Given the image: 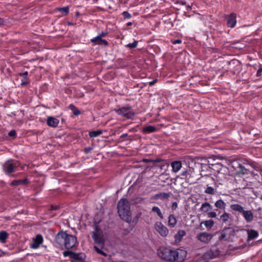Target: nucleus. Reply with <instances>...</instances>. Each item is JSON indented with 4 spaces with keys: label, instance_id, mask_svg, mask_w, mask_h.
<instances>
[{
    "label": "nucleus",
    "instance_id": "obj_1",
    "mask_svg": "<svg viewBox=\"0 0 262 262\" xmlns=\"http://www.w3.org/2000/svg\"><path fill=\"white\" fill-rule=\"evenodd\" d=\"M158 255L162 259L169 262L176 260L182 261L186 256L187 252L183 250L177 251L167 247H161L158 250Z\"/></svg>",
    "mask_w": 262,
    "mask_h": 262
},
{
    "label": "nucleus",
    "instance_id": "obj_2",
    "mask_svg": "<svg viewBox=\"0 0 262 262\" xmlns=\"http://www.w3.org/2000/svg\"><path fill=\"white\" fill-rule=\"evenodd\" d=\"M255 169V164L250 161L246 159L231 160H230V171H234L236 174H248L250 173L254 175L251 168Z\"/></svg>",
    "mask_w": 262,
    "mask_h": 262
},
{
    "label": "nucleus",
    "instance_id": "obj_3",
    "mask_svg": "<svg viewBox=\"0 0 262 262\" xmlns=\"http://www.w3.org/2000/svg\"><path fill=\"white\" fill-rule=\"evenodd\" d=\"M55 241L58 245L64 246L65 248L70 249L76 245L77 238L74 235L68 234L66 231H61L56 235Z\"/></svg>",
    "mask_w": 262,
    "mask_h": 262
},
{
    "label": "nucleus",
    "instance_id": "obj_4",
    "mask_svg": "<svg viewBox=\"0 0 262 262\" xmlns=\"http://www.w3.org/2000/svg\"><path fill=\"white\" fill-rule=\"evenodd\" d=\"M118 212L120 217L127 223L132 221L131 212L128 201L121 199L118 203Z\"/></svg>",
    "mask_w": 262,
    "mask_h": 262
},
{
    "label": "nucleus",
    "instance_id": "obj_5",
    "mask_svg": "<svg viewBox=\"0 0 262 262\" xmlns=\"http://www.w3.org/2000/svg\"><path fill=\"white\" fill-rule=\"evenodd\" d=\"M92 237L95 244L99 245V247L97 246L94 247L95 251L99 254L106 256L107 254L102 250L104 245V240L102 230L97 225L95 226V230L93 232Z\"/></svg>",
    "mask_w": 262,
    "mask_h": 262
},
{
    "label": "nucleus",
    "instance_id": "obj_6",
    "mask_svg": "<svg viewBox=\"0 0 262 262\" xmlns=\"http://www.w3.org/2000/svg\"><path fill=\"white\" fill-rule=\"evenodd\" d=\"M226 251L225 250H220L216 246H213L209 251L204 253L202 256L206 262L210 259H212L217 256H221L226 254Z\"/></svg>",
    "mask_w": 262,
    "mask_h": 262
},
{
    "label": "nucleus",
    "instance_id": "obj_7",
    "mask_svg": "<svg viewBox=\"0 0 262 262\" xmlns=\"http://www.w3.org/2000/svg\"><path fill=\"white\" fill-rule=\"evenodd\" d=\"M116 113L122 116L131 118L134 115V112L130 106H124L116 109Z\"/></svg>",
    "mask_w": 262,
    "mask_h": 262
},
{
    "label": "nucleus",
    "instance_id": "obj_8",
    "mask_svg": "<svg viewBox=\"0 0 262 262\" xmlns=\"http://www.w3.org/2000/svg\"><path fill=\"white\" fill-rule=\"evenodd\" d=\"M154 228L162 237H166L169 233L168 229L161 222H157L154 225Z\"/></svg>",
    "mask_w": 262,
    "mask_h": 262
},
{
    "label": "nucleus",
    "instance_id": "obj_9",
    "mask_svg": "<svg viewBox=\"0 0 262 262\" xmlns=\"http://www.w3.org/2000/svg\"><path fill=\"white\" fill-rule=\"evenodd\" d=\"M16 167V164L12 161H8L3 165V170L6 174H10L14 171V169Z\"/></svg>",
    "mask_w": 262,
    "mask_h": 262
},
{
    "label": "nucleus",
    "instance_id": "obj_10",
    "mask_svg": "<svg viewBox=\"0 0 262 262\" xmlns=\"http://www.w3.org/2000/svg\"><path fill=\"white\" fill-rule=\"evenodd\" d=\"M213 235L207 232H202L197 235V239L205 244L208 243L212 238Z\"/></svg>",
    "mask_w": 262,
    "mask_h": 262
},
{
    "label": "nucleus",
    "instance_id": "obj_11",
    "mask_svg": "<svg viewBox=\"0 0 262 262\" xmlns=\"http://www.w3.org/2000/svg\"><path fill=\"white\" fill-rule=\"evenodd\" d=\"M43 238L41 234H38L36 235L35 237L32 239V242L30 244V248L34 249H37L43 243Z\"/></svg>",
    "mask_w": 262,
    "mask_h": 262
},
{
    "label": "nucleus",
    "instance_id": "obj_12",
    "mask_svg": "<svg viewBox=\"0 0 262 262\" xmlns=\"http://www.w3.org/2000/svg\"><path fill=\"white\" fill-rule=\"evenodd\" d=\"M91 41L95 45H104L107 46L108 44L106 40L102 39L101 37L98 36L91 39Z\"/></svg>",
    "mask_w": 262,
    "mask_h": 262
},
{
    "label": "nucleus",
    "instance_id": "obj_13",
    "mask_svg": "<svg viewBox=\"0 0 262 262\" xmlns=\"http://www.w3.org/2000/svg\"><path fill=\"white\" fill-rule=\"evenodd\" d=\"M222 164L219 162H215L212 164H209L208 167L210 169V172L213 174L219 173L220 169L222 168Z\"/></svg>",
    "mask_w": 262,
    "mask_h": 262
},
{
    "label": "nucleus",
    "instance_id": "obj_14",
    "mask_svg": "<svg viewBox=\"0 0 262 262\" xmlns=\"http://www.w3.org/2000/svg\"><path fill=\"white\" fill-rule=\"evenodd\" d=\"M59 123V120L55 117L49 116L47 119V123L49 126L56 127Z\"/></svg>",
    "mask_w": 262,
    "mask_h": 262
},
{
    "label": "nucleus",
    "instance_id": "obj_15",
    "mask_svg": "<svg viewBox=\"0 0 262 262\" xmlns=\"http://www.w3.org/2000/svg\"><path fill=\"white\" fill-rule=\"evenodd\" d=\"M229 228H225L220 233V235L219 237L220 241H227L229 237Z\"/></svg>",
    "mask_w": 262,
    "mask_h": 262
},
{
    "label": "nucleus",
    "instance_id": "obj_16",
    "mask_svg": "<svg viewBox=\"0 0 262 262\" xmlns=\"http://www.w3.org/2000/svg\"><path fill=\"white\" fill-rule=\"evenodd\" d=\"M186 235V233L184 230H179L174 235V241L176 243H180L184 236Z\"/></svg>",
    "mask_w": 262,
    "mask_h": 262
},
{
    "label": "nucleus",
    "instance_id": "obj_17",
    "mask_svg": "<svg viewBox=\"0 0 262 262\" xmlns=\"http://www.w3.org/2000/svg\"><path fill=\"white\" fill-rule=\"evenodd\" d=\"M85 258V255L82 253H75L73 252L71 257V261L80 262L82 261Z\"/></svg>",
    "mask_w": 262,
    "mask_h": 262
},
{
    "label": "nucleus",
    "instance_id": "obj_18",
    "mask_svg": "<svg viewBox=\"0 0 262 262\" xmlns=\"http://www.w3.org/2000/svg\"><path fill=\"white\" fill-rule=\"evenodd\" d=\"M170 194L169 193L162 192L156 194L154 196V199L155 200H164L167 199L169 198Z\"/></svg>",
    "mask_w": 262,
    "mask_h": 262
},
{
    "label": "nucleus",
    "instance_id": "obj_19",
    "mask_svg": "<svg viewBox=\"0 0 262 262\" xmlns=\"http://www.w3.org/2000/svg\"><path fill=\"white\" fill-rule=\"evenodd\" d=\"M242 214L245 220L248 223L251 222L253 219V214L250 210H244Z\"/></svg>",
    "mask_w": 262,
    "mask_h": 262
},
{
    "label": "nucleus",
    "instance_id": "obj_20",
    "mask_svg": "<svg viewBox=\"0 0 262 262\" xmlns=\"http://www.w3.org/2000/svg\"><path fill=\"white\" fill-rule=\"evenodd\" d=\"M157 128L155 126L147 125L142 128V132L144 134H150L157 132Z\"/></svg>",
    "mask_w": 262,
    "mask_h": 262
},
{
    "label": "nucleus",
    "instance_id": "obj_21",
    "mask_svg": "<svg viewBox=\"0 0 262 262\" xmlns=\"http://www.w3.org/2000/svg\"><path fill=\"white\" fill-rule=\"evenodd\" d=\"M177 224V220L175 216L173 214H170L168 216V226L170 228H174Z\"/></svg>",
    "mask_w": 262,
    "mask_h": 262
},
{
    "label": "nucleus",
    "instance_id": "obj_22",
    "mask_svg": "<svg viewBox=\"0 0 262 262\" xmlns=\"http://www.w3.org/2000/svg\"><path fill=\"white\" fill-rule=\"evenodd\" d=\"M171 165L172 168V171L174 172H177L182 167V163L180 161H176L172 162Z\"/></svg>",
    "mask_w": 262,
    "mask_h": 262
},
{
    "label": "nucleus",
    "instance_id": "obj_23",
    "mask_svg": "<svg viewBox=\"0 0 262 262\" xmlns=\"http://www.w3.org/2000/svg\"><path fill=\"white\" fill-rule=\"evenodd\" d=\"M229 170L227 166H224L222 164V168L220 169V171L218 173L219 175H223V177L226 178L227 176H228L229 173Z\"/></svg>",
    "mask_w": 262,
    "mask_h": 262
},
{
    "label": "nucleus",
    "instance_id": "obj_24",
    "mask_svg": "<svg viewBox=\"0 0 262 262\" xmlns=\"http://www.w3.org/2000/svg\"><path fill=\"white\" fill-rule=\"evenodd\" d=\"M258 236V233L255 230L251 229L248 231V240H252L256 238Z\"/></svg>",
    "mask_w": 262,
    "mask_h": 262
},
{
    "label": "nucleus",
    "instance_id": "obj_25",
    "mask_svg": "<svg viewBox=\"0 0 262 262\" xmlns=\"http://www.w3.org/2000/svg\"><path fill=\"white\" fill-rule=\"evenodd\" d=\"M212 209V207L211 205L205 202L202 204L201 207V210L204 212H207V211L211 210Z\"/></svg>",
    "mask_w": 262,
    "mask_h": 262
},
{
    "label": "nucleus",
    "instance_id": "obj_26",
    "mask_svg": "<svg viewBox=\"0 0 262 262\" xmlns=\"http://www.w3.org/2000/svg\"><path fill=\"white\" fill-rule=\"evenodd\" d=\"M9 237L8 233L5 231H0V242L2 243H5Z\"/></svg>",
    "mask_w": 262,
    "mask_h": 262
},
{
    "label": "nucleus",
    "instance_id": "obj_27",
    "mask_svg": "<svg viewBox=\"0 0 262 262\" xmlns=\"http://www.w3.org/2000/svg\"><path fill=\"white\" fill-rule=\"evenodd\" d=\"M230 208L234 211L242 213L244 211L243 207L238 204H233L230 205Z\"/></svg>",
    "mask_w": 262,
    "mask_h": 262
},
{
    "label": "nucleus",
    "instance_id": "obj_28",
    "mask_svg": "<svg viewBox=\"0 0 262 262\" xmlns=\"http://www.w3.org/2000/svg\"><path fill=\"white\" fill-rule=\"evenodd\" d=\"M28 180L27 179L24 180H14L11 182L12 185L18 186L19 185H25L27 183Z\"/></svg>",
    "mask_w": 262,
    "mask_h": 262
},
{
    "label": "nucleus",
    "instance_id": "obj_29",
    "mask_svg": "<svg viewBox=\"0 0 262 262\" xmlns=\"http://www.w3.org/2000/svg\"><path fill=\"white\" fill-rule=\"evenodd\" d=\"M215 206L216 207L219 209H225L226 205L223 200H219L215 202Z\"/></svg>",
    "mask_w": 262,
    "mask_h": 262
},
{
    "label": "nucleus",
    "instance_id": "obj_30",
    "mask_svg": "<svg viewBox=\"0 0 262 262\" xmlns=\"http://www.w3.org/2000/svg\"><path fill=\"white\" fill-rule=\"evenodd\" d=\"M236 24V14L234 13L230 14V28H233Z\"/></svg>",
    "mask_w": 262,
    "mask_h": 262
},
{
    "label": "nucleus",
    "instance_id": "obj_31",
    "mask_svg": "<svg viewBox=\"0 0 262 262\" xmlns=\"http://www.w3.org/2000/svg\"><path fill=\"white\" fill-rule=\"evenodd\" d=\"M102 134L101 130H97L95 131L90 132L89 135L91 138H95Z\"/></svg>",
    "mask_w": 262,
    "mask_h": 262
},
{
    "label": "nucleus",
    "instance_id": "obj_32",
    "mask_svg": "<svg viewBox=\"0 0 262 262\" xmlns=\"http://www.w3.org/2000/svg\"><path fill=\"white\" fill-rule=\"evenodd\" d=\"M152 211L156 212L157 215L160 217L161 219L163 218V214L161 211L160 209L157 206H154L151 209Z\"/></svg>",
    "mask_w": 262,
    "mask_h": 262
},
{
    "label": "nucleus",
    "instance_id": "obj_33",
    "mask_svg": "<svg viewBox=\"0 0 262 262\" xmlns=\"http://www.w3.org/2000/svg\"><path fill=\"white\" fill-rule=\"evenodd\" d=\"M58 10L64 15H67L69 12V8L68 7L58 8Z\"/></svg>",
    "mask_w": 262,
    "mask_h": 262
},
{
    "label": "nucleus",
    "instance_id": "obj_34",
    "mask_svg": "<svg viewBox=\"0 0 262 262\" xmlns=\"http://www.w3.org/2000/svg\"><path fill=\"white\" fill-rule=\"evenodd\" d=\"M70 108L75 115L78 116L80 114V111L73 104H70Z\"/></svg>",
    "mask_w": 262,
    "mask_h": 262
},
{
    "label": "nucleus",
    "instance_id": "obj_35",
    "mask_svg": "<svg viewBox=\"0 0 262 262\" xmlns=\"http://www.w3.org/2000/svg\"><path fill=\"white\" fill-rule=\"evenodd\" d=\"M229 219V214L225 212L224 214H223L221 216L220 220L222 221L223 222H226Z\"/></svg>",
    "mask_w": 262,
    "mask_h": 262
},
{
    "label": "nucleus",
    "instance_id": "obj_36",
    "mask_svg": "<svg viewBox=\"0 0 262 262\" xmlns=\"http://www.w3.org/2000/svg\"><path fill=\"white\" fill-rule=\"evenodd\" d=\"M138 43V41L134 40L133 43H129L125 45V47L129 49H134L137 46Z\"/></svg>",
    "mask_w": 262,
    "mask_h": 262
},
{
    "label": "nucleus",
    "instance_id": "obj_37",
    "mask_svg": "<svg viewBox=\"0 0 262 262\" xmlns=\"http://www.w3.org/2000/svg\"><path fill=\"white\" fill-rule=\"evenodd\" d=\"M204 225L206 227L210 228L213 226L214 222L211 220H207L205 222Z\"/></svg>",
    "mask_w": 262,
    "mask_h": 262
},
{
    "label": "nucleus",
    "instance_id": "obj_38",
    "mask_svg": "<svg viewBox=\"0 0 262 262\" xmlns=\"http://www.w3.org/2000/svg\"><path fill=\"white\" fill-rule=\"evenodd\" d=\"M205 192L208 194H212L214 192V189L213 187L208 186L205 189Z\"/></svg>",
    "mask_w": 262,
    "mask_h": 262
},
{
    "label": "nucleus",
    "instance_id": "obj_39",
    "mask_svg": "<svg viewBox=\"0 0 262 262\" xmlns=\"http://www.w3.org/2000/svg\"><path fill=\"white\" fill-rule=\"evenodd\" d=\"M122 15L125 19H129L132 17L131 14L128 11H123Z\"/></svg>",
    "mask_w": 262,
    "mask_h": 262
},
{
    "label": "nucleus",
    "instance_id": "obj_40",
    "mask_svg": "<svg viewBox=\"0 0 262 262\" xmlns=\"http://www.w3.org/2000/svg\"><path fill=\"white\" fill-rule=\"evenodd\" d=\"M73 253V252L71 251H65L63 252V255L64 257L70 256V258H71Z\"/></svg>",
    "mask_w": 262,
    "mask_h": 262
},
{
    "label": "nucleus",
    "instance_id": "obj_41",
    "mask_svg": "<svg viewBox=\"0 0 262 262\" xmlns=\"http://www.w3.org/2000/svg\"><path fill=\"white\" fill-rule=\"evenodd\" d=\"M9 136L12 137H15L16 136V133L15 130H11L10 131V132L8 134Z\"/></svg>",
    "mask_w": 262,
    "mask_h": 262
},
{
    "label": "nucleus",
    "instance_id": "obj_42",
    "mask_svg": "<svg viewBox=\"0 0 262 262\" xmlns=\"http://www.w3.org/2000/svg\"><path fill=\"white\" fill-rule=\"evenodd\" d=\"M261 72H262V66L260 65L259 67V68H258V70L257 71L256 76H261Z\"/></svg>",
    "mask_w": 262,
    "mask_h": 262
},
{
    "label": "nucleus",
    "instance_id": "obj_43",
    "mask_svg": "<svg viewBox=\"0 0 262 262\" xmlns=\"http://www.w3.org/2000/svg\"><path fill=\"white\" fill-rule=\"evenodd\" d=\"M208 217L213 218L216 217V214L215 212H210L208 214Z\"/></svg>",
    "mask_w": 262,
    "mask_h": 262
},
{
    "label": "nucleus",
    "instance_id": "obj_44",
    "mask_svg": "<svg viewBox=\"0 0 262 262\" xmlns=\"http://www.w3.org/2000/svg\"><path fill=\"white\" fill-rule=\"evenodd\" d=\"M19 75L21 77H23L24 78H28V72L26 71L23 73H20Z\"/></svg>",
    "mask_w": 262,
    "mask_h": 262
},
{
    "label": "nucleus",
    "instance_id": "obj_45",
    "mask_svg": "<svg viewBox=\"0 0 262 262\" xmlns=\"http://www.w3.org/2000/svg\"><path fill=\"white\" fill-rule=\"evenodd\" d=\"M178 208V203L176 202H174L172 204L171 208L172 210H176Z\"/></svg>",
    "mask_w": 262,
    "mask_h": 262
},
{
    "label": "nucleus",
    "instance_id": "obj_46",
    "mask_svg": "<svg viewBox=\"0 0 262 262\" xmlns=\"http://www.w3.org/2000/svg\"><path fill=\"white\" fill-rule=\"evenodd\" d=\"M29 83V81L28 78H24L23 80H22L21 82V85H26L27 84Z\"/></svg>",
    "mask_w": 262,
    "mask_h": 262
},
{
    "label": "nucleus",
    "instance_id": "obj_47",
    "mask_svg": "<svg viewBox=\"0 0 262 262\" xmlns=\"http://www.w3.org/2000/svg\"><path fill=\"white\" fill-rule=\"evenodd\" d=\"M107 34V32H101V33H100L98 36L100 37H104L105 36H106Z\"/></svg>",
    "mask_w": 262,
    "mask_h": 262
},
{
    "label": "nucleus",
    "instance_id": "obj_48",
    "mask_svg": "<svg viewBox=\"0 0 262 262\" xmlns=\"http://www.w3.org/2000/svg\"><path fill=\"white\" fill-rule=\"evenodd\" d=\"M59 208V207L57 205H52L51 206V210H56Z\"/></svg>",
    "mask_w": 262,
    "mask_h": 262
},
{
    "label": "nucleus",
    "instance_id": "obj_49",
    "mask_svg": "<svg viewBox=\"0 0 262 262\" xmlns=\"http://www.w3.org/2000/svg\"><path fill=\"white\" fill-rule=\"evenodd\" d=\"M182 42V40H180V39H176L174 41H172V43L175 45V44H177V43H181Z\"/></svg>",
    "mask_w": 262,
    "mask_h": 262
},
{
    "label": "nucleus",
    "instance_id": "obj_50",
    "mask_svg": "<svg viewBox=\"0 0 262 262\" xmlns=\"http://www.w3.org/2000/svg\"><path fill=\"white\" fill-rule=\"evenodd\" d=\"M156 81H157L156 80H152V81L149 82V85H152L154 84L155 83V82H156Z\"/></svg>",
    "mask_w": 262,
    "mask_h": 262
},
{
    "label": "nucleus",
    "instance_id": "obj_51",
    "mask_svg": "<svg viewBox=\"0 0 262 262\" xmlns=\"http://www.w3.org/2000/svg\"><path fill=\"white\" fill-rule=\"evenodd\" d=\"M67 24L69 26H73V25H74V24L73 23H71V22H68Z\"/></svg>",
    "mask_w": 262,
    "mask_h": 262
},
{
    "label": "nucleus",
    "instance_id": "obj_52",
    "mask_svg": "<svg viewBox=\"0 0 262 262\" xmlns=\"http://www.w3.org/2000/svg\"><path fill=\"white\" fill-rule=\"evenodd\" d=\"M127 135H128L127 134H122L121 137H126L127 136Z\"/></svg>",
    "mask_w": 262,
    "mask_h": 262
},
{
    "label": "nucleus",
    "instance_id": "obj_53",
    "mask_svg": "<svg viewBox=\"0 0 262 262\" xmlns=\"http://www.w3.org/2000/svg\"><path fill=\"white\" fill-rule=\"evenodd\" d=\"M186 173H187V171H183V172L182 173V175L184 176H186Z\"/></svg>",
    "mask_w": 262,
    "mask_h": 262
},
{
    "label": "nucleus",
    "instance_id": "obj_54",
    "mask_svg": "<svg viewBox=\"0 0 262 262\" xmlns=\"http://www.w3.org/2000/svg\"><path fill=\"white\" fill-rule=\"evenodd\" d=\"M90 150H91V149H90V148H89V149L86 148V149H85V152H86V153H88V152L90 151Z\"/></svg>",
    "mask_w": 262,
    "mask_h": 262
},
{
    "label": "nucleus",
    "instance_id": "obj_55",
    "mask_svg": "<svg viewBox=\"0 0 262 262\" xmlns=\"http://www.w3.org/2000/svg\"><path fill=\"white\" fill-rule=\"evenodd\" d=\"M3 20L0 18V26L3 24Z\"/></svg>",
    "mask_w": 262,
    "mask_h": 262
},
{
    "label": "nucleus",
    "instance_id": "obj_56",
    "mask_svg": "<svg viewBox=\"0 0 262 262\" xmlns=\"http://www.w3.org/2000/svg\"><path fill=\"white\" fill-rule=\"evenodd\" d=\"M126 25H127V26H131V25H132V23H131V22H128V23H127L126 24Z\"/></svg>",
    "mask_w": 262,
    "mask_h": 262
},
{
    "label": "nucleus",
    "instance_id": "obj_57",
    "mask_svg": "<svg viewBox=\"0 0 262 262\" xmlns=\"http://www.w3.org/2000/svg\"><path fill=\"white\" fill-rule=\"evenodd\" d=\"M227 26L229 25V19L227 20Z\"/></svg>",
    "mask_w": 262,
    "mask_h": 262
},
{
    "label": "nucleus",
    "instance_id": "obj_58",
    "mask_svg": "<svg viewBox=\"0 0 262 262\" xmlns=\"http://www.w3.org/2000/svg\"><path fill=\"white\" fill-rule=\"evenodd\" d=\"M201 259H200V260H198L196 261V262H201Z\"/></svg>",
    "mask_w": 262,
    "mask_h": 262
},
{
    "label": "nucleus",
    "instance_id": "obj_59",
    "mask_svg": "<svg viewBox=\"0 0 262 262\" xmlns=\"http://www.w3.org/2000/svg\"><path fill=\"white\" fill-rule=\"evenodd\" d=\"M260 199L262 200V194L261 195V196H260Z\"/></svg>",
    "mask_w": 262,
    "mask_h": 262
}]
</instances>
